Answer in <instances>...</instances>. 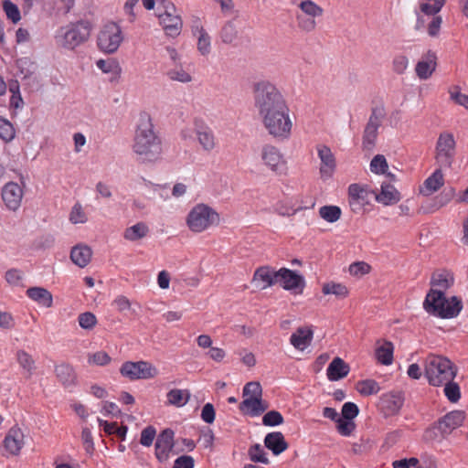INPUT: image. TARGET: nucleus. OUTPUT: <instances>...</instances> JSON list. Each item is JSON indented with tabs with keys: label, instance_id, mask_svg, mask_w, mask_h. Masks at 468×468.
I'll list each match as a JSON object with an SVG mask.
<instances>
[{
	"label": "nucleus",
	"instance_id": "obj_1",
	"mask_svg": "<svg viewBox=\"0 0 468 468\" xmlns=\"http://www.w3.org/2000/svg\"><path fill=\"white\" fill-rule=\"evenodd\" d=\"M254 106L268 134L278 141L292 136L291 110L280 89L269 80L253 85Z\"/></svg>",
	"mask_w": 468,
	"mask_h": 468
},
{
	"label": "nucleus",
	"instance_id": "obj_2",
	"mask_svg": "<svg viewBox=\"0 0 468 468\" xmlns=\"http://www.w3.org/2000/svg\"><path fill=\"white\" fill-rule=\"evenodd\" d=\"M132 148L142 163H154L162 157V139L155 130L152 116L145 111L138 114Z\"/></svg>",
	"mask_w": 468,
	"mask_h": 468
},
{
	"label": "nucleus",
	"instance_id": "obj_3",
	"mask_svg": "<svg viewBox=\"0 0 468 468\" xmlns=\"http://www.w3.org/2000/svg\"><path fill=\"white\" fill-rule=\"evenodd\" d=\"M423 308L430 314L450 319L460 314L463 303L456 296L447 299L441 290L431 289L423 302Z\"/></svg>",
	"mask_w": 468,
	"mask_h": 468
},
{
	"label": "nucleus",
	"instance_id": "obj_4",
	"mask_svg": "<svg viewBox=\"0 0 468 468\" xmlns=\"http://www.w3.org/2000/svg\"><path fill=\"white\" fill-rule=\"evenodd\" d=\"M424 373L429 383L434 387L452 381L456 376L453 364L446 357L429 355L424 362Z\"/></svg>",
	"mask_w": 468,
	"mask_h": 468
},
{
	"label": "nucleus",
	"instance_id": "obj_5",
	"mask_svg": "<svg viewBox=\"0 0 468 468\" xmlns=\"http://www.w3.org/2000/svg\"><path fill=\"white\" fill-rule=\"evenodd\" d=\"M186 222L191 231L200 233L211 226L218 224L219 215L211 207L200 203L191 208Z\"/></svg>",
	"mask_w": 468,
	"mask_h": 468
},
{
	"label": "nucleus",
	"instance_id": "obj_6",
	"mask_svg": "<svg viewBox=\"0 0 468 468\" xmlns=\"http://www.w3.org/2000/svg\"><path fill=\"white\" fill-rule=\"evenodd\" d=\"M456 155V141L450 132H442L439 134L436 144L434 159L441 168H451Z\"/></svg>",
	"mask_w": 468,
	"mask_h": 468
},
{
	"label": "nucleus",
	"instance_id": "obj_7",
	"mask_svg": "<svg viewBox=\"0 0 468 468\" xmlns=\"http://www.w3.org/2000/svg\"><path fill=\"white\" fill-rule=\"evenodd\" d=\"M375 191L370 190L367 186L351 184L348 186V204L354 213H361L366 206L369 205Z\"/></svg>",
	"mask_w": 468,
	"mask_h": 468
},
{
	"label": "nucleus",
	"instance_id": "obj_8",
	"mask_svg": "<svg viewBox=\"0 0 468 468\" xmlns=\"http://www.w3.org/2000/svg\"><path fill=\"white\" fill-rule=\"evenodd\" d=\"M261 160L271 172L281 173L284 168L285 161L280 149L272 144H264L261 149Z\"/></svg>",
	"mask_w": 468,
	"mask_h": 468
},
{
	"label": "nucleus",
	"instance_id": "obj_9",
	"mask_svg": "<svg viewBox=\"0 0 468 468\" xmlns=\"http://www.w3.org/2000/svg\"><path fill=\"white\" fill-rule=\"evenodd\" d=\"M277 283L286 291L302 292L305 281L303 275L287 268H281L277 271Z\"/></svg>",
	"mask_w": 468,
	"mask_h": 468
},
{
	"label": "nucleus",
	"instance_id": "obj_10",
	"mask_svg": "<svg viewBox=\"0 0 468 468\" xmlns=\"http://www.w3.org/2000/svg\"><path fill=\"white\" fill-rule=\"evenodd\" d=\"M120 371L122 376L133 380L153 378L154 376V372L155 369L149 363L139 361L124 363Z\"/></svg>",
	"mask_w": 468,
	"mask_h": 468
},
{
	"label": "nucleus",
	"instance_id": "obj_11",
	"mask_svg": "<svg viewBox=\"0 0 468 468\" xmlns=\"http://www.w3.org/2000/svg\"><path fill=\"white\" fill-rule=\"evenodd\" d=\"M175 433L171 429L164 430L158 436L155 441V457L160 463H165L169 459L170 452H172Z\"/></svg>",
	"mask_w": 468,
	"mask_h": 468
},
{
	"label": "nucleus",
	"instance_id": "obj_12",
	"mask_svg": "<svg viewBox=\"0 0 468 468\" xmlns=\"http://www.w3.org/2000/svg\"><path fill=\"white\" fill-rule=\"evenodd\" d=\"M23 195L22 187L17 183L12 181L6 183L1 191V197L5 207L13 211H16L20 207Z\"/></svg>",
	"mask_w": 468,
	"mask_h": 468
},
{
	"label": "nucleus",
	"instance_id": "obj_13",
	"mask_svg": "<svg viewBox=\"0 0 468 468\" xmlns=\"http://www.w3.org/2000/svg\"><path fill=\"white\" fill-rule=\"evenodd\" d=\"M445 0H423L420 5V12L430 19L428 29H439L441 26V16L436 14L441 9Z\"/></svg>",
	"mask_w": 468,
	"mask_h": 468
},
{
	"label": "nucleus",
	"instance_id": "obj_14",
	"mask_svg": "<svg viewBox=\"0 0 468 468\" xmlns=\"http://www.w3.org/2000/svg\"><path fill=\"white\" fill-rule=\"evenodd\" d=\"M24 438L25 435L22 430L14 426L7 431L3 441V448L8 455H18L25 444Z\"/></svg>",
	"mask_w": 468,
	"mask_h": 468
},
{
	"label": "nucleus",
	"instance_id": "obj_15",
	"mask_svg": "<svg viewBox=\"0 0 468 468\" xmlns=\"http://www.w3.org/2000/svg\"><path fill=\"white\" fill-rule=\"evenodd\" d=\"M437 67V56L434 52L429 50L418 61L415 67V72L419 79L428 80L435 71Z\"/></svg>",
	"mask_w": 468,
	"mask_h": 468
},
{
	"label": "nucleus",
	"instance_id": "obj_16",
	"mask_svg": "<svg viewBox=\"0 0 468 468\" xmlns=\"http://www.w3.org/2000/svg\"><path fill=\"white\" fill-rule=\"evenodd\" d=\"M252 282L261 290L271 287L277 283V271L270 266H261L256 269Z\"/></svg>",
	"mask_w": 468,
	"mask_h": 468
},
{
	"label": "nucleus",
	"instance_id": "obj_17",
	"mask_svg": "<svg viewBox=\"0 0 468 468\" xmlns=\"http://www.w3.org/2000/svg\"><path fill=\"white\" fill-rule=\"evenodd\" d=\"M317 154L321 160L320 174L322 177L332 176L336 164L331 149L326 145H318Z\"/></svg>",
	"mask_w": 468,
	"mask_h": 468
},
{
	"label": "nucleus",
	"instance_id": "obj_18",
	"mask_svg": "<svg viewBox=\"0 0 468 468\" xmlns=\"http://www.w3.org/2000/svg\"><path fill=\"white\" fill-rule=\"evenodd\" d=\"M404 402L400 392H389L380 398V408L386 415H394L399 411Z\"/></svg>",
	"mask_w": 468,
	"mask_h": 468
},
{
	"label": "nucleus",
	"instance_id": "obj_19",
	"mask_svg": "<svg viewBox=\"0 0 468 468\" xmlns=\"http://www.w3.org/2000/svg\"><path fill=\"white\" fill-rule=\"evenodd\" d=\"M90 36V31H66L63 36H57V42L63 48L74 49L85 42Z\"/></svg>",
	"mask_w": 468,
	"mask_h": 468
},
{
	"label": "nucleus",
	"instance_id": "obj_20",
	"mask_svg": "<svg viewBox=\"0 0 468 468\" xmlns=\"http://www.w3.org/2000/svg\"><path fill=\"white\" fill-rule=\"evenodd\" d=\"M464 420L462 411H452L439 420L438 426L441 436L450 434L454 429L460 427Z\"/></svg>",
	"mask_w": 468,
	"mask_h": 468
},
{
	"label": "nucleus",
	"instance_id": "obj_21",
	"mask_svg": "<svg viewBox=\"0 0 468 468\" xmlns=\"http://www.w3.org/2000/svg\"><path fill=\"white\" fill-rule=\"evenodd\" d=\"M442 169L443 168L438 166V168L424 180L422 186L420 187V193L421 195L429 197L444 185Z\"/></svg>",
	"mask_w": 468,
	"mask_h": 468
},
{
	"label": "nucleus",
	"instance_id": "obj_22",
	"mask_svg": "<svg viewBox=\"0 0 468 468\" xmlns=\"http://www.w3.org/2000/svg\"><path fill=\"white\" fill-rule=\"evenodd\" d=\"M269 408V404L262 399L246 398L239 404V410L251 417L260 416Z\"/></svg>",
	"mask_w": 468,
	"mask_h": 468
},
{
	"label": "nucleus",
	"instance_id": "obj_23",
	"mask_svg": "<svg viewBox=\"0 0 468 468\" xmlns=\"http://www.w3.org/2000/svg\"><path fill=\"white\" fill-rule=\"evenodd\" d=\"M92 250L85 244H77L70 250V260L80 268L86 267L91 261Z\"/></svg>",
	"mask_w": 468,
	"mask_h": 468
},
{
	"label": "nucleus",
	"instance_id": "obj_24",
	"mask_svg": "<svg viewBox=\"0 0 468 468\" xmlns=\"http://www.w3.org/2000/svg\"><path fill=\"white\" fill-rule=\"evenodd\" d=\"M349 366L342 358L335 357L326 369V376L330 381H337L349 373Z\"/></svg>",
	"mask_w": 468,
	"mask_h": 468
},
{
	"label": "nucleus",
	"instance_id": "obj_25",
	"mask_svg": "<svg viewBox=\"0 0 468 468\" xmlns=\"http://www.w3.org/2000/svg\"><path fill=\"white\" fill-rule=\"evenodd\" d=\"M264 445L271 450L274 455H279L288 448L284 436L280 431L270 432L265 436Z\"/></svg>",
	"mask_w": 468,
	"mask_h": 468
},
{
	"label": "nucleus",
	"instance_id": "obj_26",
	"mask_svg": "<svg viewBox=\"0 0 468 468\" xmlns=\"http://www.w3.org/2000/svg\"><path fill=\"white\" fill-rule=\"evenodd\" d=\"M27 296L40 306L49 308L53 304V296L43 287H30L26 292Z\"/></svg>",
	"mask_w": 468,
	"mask_h": 468
},
{
	"label": "nucleus",
	"instance_id": "obj_27",
	"mask_svg": "<svg viewBox=\"0 0 468 468\" xmlns=\"http://www.w3.org/2000/svg\"><path fill=\"white\" fill-rule=\"evenodd\" d=\"M374 197L378 202L388 206L398 203L400 200V194L393 186L383 184L380 193L375 192Z\"/></svg>",
	"mask_w": 468,
	"mask_h": 468
},
{
	"label": "nucleus",
	"instance_id": "obj_28",
	"mask_svg": "<svg viewBox=\"0 0 468 468\" xmlns=\"http://www.w3.org/2000/svg\"><path fill=\"white\" fill-rule=\"evenodd\" d=\"M99 48L105 53H113L117 50V33L112 31H100L97 37Z\"/></svg>",
	"mask_w": 468,
	"mask_h": 468
},
{
	"label": "nucleus",
	"instance_id": "obj_29",
	"mask_svg": "<svg viewBox=\"0 0 468 468\" xmlns=\"http://www.w3.org/2000/svg\"><path fill=\"white\" fill-rule=\"evenodd\" d=\"M313 339V331L300 327L291 335V344L298 350H304Z\"/></svg>",
	"mask_w": 468,
	"mask_h": 468
},
{
	"label": "nucleus",
	"instance_id": "obj_30",
	"mask_svg": "<svg viewBox=\"0 0 468 468\" xmlns=\"http://www.w3.org/2000/svg\"><path fill=\"white\" fill-rule=\"evenodd\" d=\"M157 16L164 29H181L183 27L181 16L176 9L175 12H160Z\"/></svg>",
	"mask_w": 468,
	"mask_h": 468
},
{
	"label": "nucleus",
	"instance_id": "obj_31",
	"mask_svg": "<svg viewBox=\"0 0 468 468\" xmlns=\"http://www.w3.org/2000/svg\"><path fill=\"white\" fill-rule=\"evenodd\" d=\"M55 373L58 379L66 387L73 385L76 380V374L73 367L66 363L56 366Z\"/></svg>",
	"mask_w": 468,
	"mask_h": 468
},
{
	"label": "nucleus",
	"instance_id": "obj_32",
	"mask_svg": "<svg viewBox=\"0 0 468 468\" xmlns=\"http://www.w3.org/2000/svg\"><path fill=\"white\" fill-rule=\"evenodd\" d=\"M165 74L170 80L180 83H189L193 80L191 74L186 71L181 64L169 67Z\"/></svg>",
	"mask_w": 468,
	"mask_h": 468
},
{
	"label": "nucleus",
	"instance_id": "obj_33",
	"mask_svg": "<svg viewBox=\"0 0 468 468\" xmlns=\"http://www.w3.org/2000/svg\"><path fill=\"white\" fill-rule=\"evenodd\" d=\"M197 141L202 149L206 152H211L215 149L217 143L214 133L209 128H204L197 133Z\"/></svg>",
	"mask_w": 468,
	"mask_h": 468
},
{
	"label": "nucleus",
	"instance_id": "obj_34",
	"mask_svg": "<svg viewBox=\"0 0 468 468\" xmlns=\"http://www.w3.org/2000/svg\"><path fill=\"white\" fill-rule=\"evenodd\" d=\"M149 232V228L144 222L127 228L123 233L124 239L130 241H135L144 238Z\"/></svg>",
	"mask_w": 468,
	"mask_h": 468
},
{
	"label": "nucleus",
	"instance_id": "obj_35",
	"mask_svg": "<svg viewBox=\"0 0 468 468\" xmlns=\"http://www.w3.org/2000/svg\"><path fill=\"white\" fill-rule=\"evenodd\" d=\"M16 358L19 366L31 377L36 367L35 360L32 356L23 349H19L16 353Z\"/></svg>",
	"mask_w": 468,
	"mask_h": 468
},
{
	"label": "nucleus",
	"instance_id": "obj_36",
	"mask_svg": "<svg viewBox=\"0 0 468 468\" xmlns=\"http://www.w3.org/2000/svg\"><path fill=\"white\" fill-rule=\"evenodd\" d=\"M393 345L391 342H385L376 349V358L382 365H390L393 361Z\"/></svg>",
	"mask_w": 468,
	"mask_h": 468
},
{
	"label": "nucleus",
	"instance_id": "obj_37",
	"mask_svg": "<svg viewBox=\"0 0 468 468\" xmlns=\"http://www.w3.org/2000/svg\"><path fill=\"white\" fill-rule=\"evenodd\" d=\"M342 215L341 208L334 205L323 206L319 208V216L329 223L336 222Z\"/></svg>",
	"mask_w": 468,
	"mask_h": 468
},
{
	"label": "nucleus",
	"instance_id": "obj_38",
	"mask_svg": "<svg viewBox=\"0 0 468 468\" xmlns=\"http://www.w3.org/2000/svg\"><path fill=\"white\" fill-rule=\"evenodd\" d=\"M190 398V393L187 390L172 389L167 393L168 402L176 407L186 405Z\"/></svg>",
	"mask_w": 468,
	"mask_h": 468
},
{
	"label": "nucleus",
	"instance_id": "obj_39",
	"mask_svg": "<svg viewBox=\"0 0 468 468\" xmlns=\"http://www.w3.org/2000/svg\"><path fill=\"white\" fill-rule=\"evenodd\" d=\"M356 389L362 396H370L377 394L380 390V388L376 380L366 379L357 383Z\"/></svg>",
	"mask_w": 468,
	"mask_h": 468
},
{
	"label": "nucleus",
	"instance_id": "obj_40",
	"mask_svg": "<svg viewBox=\"0 0 468 468\" xmlns=\"http://www.w3.org/2000/svg\"><path fill=\"white\" fill-rule=\"evenodd\" d=\"M378 128L377 127L368 124L366 125L362 143L364 149L370 151L374 148L378 134Z\"/></svg>",
	"mask_w": 468,
	"mask_h": 468
},
{
	"label": "nucleus",
	"instance_id": "obj_41",
	"mask_svg": "<svg viewBox=\"0 0 468 468\" xmlns=\"http://www.w3.org/2000/svg\"><path fill=\"white\" fill-rule=\"evenodd\" d=\"M322 292L324 294H334L340 298H345L348 294V290L346 285L335 282L324 284Z\"/></svg>",
	"mask_w": 468,
	"mask_h": 468
},
{
	"label": "nucleus",
	"instance_id": "obj_42",
	"mask_svg": "<svg viewBox=\"0 0 468 468\" xmlns=\"http://www.w3.org/2000/svg\"><path fill=\"white\" fill-rule=\"evenodd\" d=\"M386 110L383 105H377L373 107L367 124L379 128L386 117Z\"/></svg>",
	"mask_w": 468,
	"mask_h": 468
},
{
	"label": "nucleus",
	"instance_id": "obj_43",
	"mask_svg": "<svg viewBox=\"0 0 468 468\" xmlns=\"http://www.w3.org/2000/svg\"><path fill=\"white\" fill-rule=\"evenodd\" d=\"M197 50L202 56H207L211 51V37L207 31H198Z\"/></svg>",
	"mask_w": 468,
	"mask_h": 468
},
{
	"label": "nucleus",
	"instance_id": "obj_44",
	"mask_svg": "<svg viewBox=\"0 0 468 468\" xmlns=\"http://www.w3.org/2000/svg\"><path fill=\"white\" fill-rule=\"evenodd\" d=\"M444 395L451 402H457L461 398L459 385L455 382L446 381L444 384Z\"/></svg>",
	"mask_w": 468,
	"mask_h": 468
},
{
	"label": "nucleus",
	"instance_id": "obj_45",
	"mask_svg": "<svg viewBox=\"0 0 468 468\" xmlns=\"http://www.w3.org/2000/svg\"><path fill=\"white\" fill-rule=\"evenodd\" d=\"M250 459L254 463H269V459L261 444H254L249 449Z\"/></svg>",
	"mask_w": 468,
	"mask_h": 468
},
{
	"label": "nucleus",
	"instance_id": "obj_46",
	"mask_svg": "<svg viewBox=\"0 0 468 468\" xmlns=\"http://www.w3.org/2000/svg\"><path fill=\"white\" fill-rule=\"evenodd\" d=\"M15 133L12 123L0 116V138L5 142H10L14 139Z\"/></svg>",
	"mask_w": 468,
	"mask_h": 468
},
{
	"label": "nucleus",
	"instance_id": "obj_47",
	"mask_svg": "<svg viewBox=\"0 0 468 468\" xmlns=\"http://www.w3.org/2000/svg\"><path fill=\"white\" fill-rule=\"evenodd\" d=\"M3 8L8 19L13 23H17L21 19L20 11L16 4L10 0L3 2Z\"/></svg>",
	"mask_w": 468,
	"mask_h": 468
},
{
	"label": "nucleus",
	"instance_id": "obj_48",
	"mask_svg": "<svg viewBox=\"0 0 468 468\" xmlns=\"http://www.w3.org/2000/svg\"><path fill=\"white\" fill-rule=\"evenodd\" d=\"M301 10L312 17L323 15V8L311 0H304L299 5Z\"/></svg>",
	"mask_w": 468,
	"mask_h": 468
},
{
	"label": "nucleus",
	"instance_id": "obj_49",
	"mask_svg": "<svg viewBox=\"0 0 468 468\" xmlns=\"http://www.w3.org/2000/svg\"><path fill=\"white\" fill-rule=\"evenodd\" d=\"M243 398H257L261 399L262 388L259 382H249L247 383L242 391Z\"/></svg>",
	"mask_w": 468,
	"mask_h": 468
},
{
	"label": "nucleus",
	"instance_id": "obj_50",
	"mask_svg": "<svg viewBox=\"0 0 468 468\" xmlns=\"http://www.w3.org/2000/svg\"><path fill=\"white\" fill-rule=\"evenodd\" d=\"M388 169V163L384 155L377 154L370 162V170L374 174H385Z\"/></svg>",
	"mask_w": 468,
	"mask_h": 468
},
{
	"label": "nucleus",
	"instance_id": "obj_51",
	"mask_svg": "<svg viewBox=\"0 0 468 468\" xmlns=\"http://www.w3.org/2000/svg\"><path fill=\"white\" fill-rule=\"evenodd\" d=\"M452 283V279L445 273H434L431 277V284L439 287L441 290L448 289Z\"/></svg>",
	"mask_w": 468,
	"mask_h": 468
},
{
	"label": "nucleus",
	"instance_id": "obj_52",
	"mask_svg": "<svg viewBox=\"0 0 468 468\" xmlns=\"http://www.w3.org/2000/svg\"><path fill=\"white\" fill-rule=\"evenodd\" d=\"M283 423L282 415L277 410L268 411L262 417V424L264 426L273 427Z\"/></svg>",
	"mask_w": 468,
	"mask_h": 468
},
{
	"label": "nucleus",
	"instance_id": "obj_53",
	"mask_svg": "<svg viewBox=\"0 0 468 468\" xmlns=\"http://www.w3.org/2000/svg\"><path fill=\"white\" fill-rule=\"evenodd\" d=\"M69 221L73 224L85 223L87 221V216L79 203L75 204L71 208Z\"/></svg>",
	"mask_w": 468,
	"mask_h": 468
},
{
	"label": "nucleus",
	"instance_id": "obj_54",
	"mask_svg": "<svg viewBox=\"0 0 468 468\" xmlns=\"http://www.w3.org/2000/svg\"><path fill=\"white\" fill-rule=\"evenodd\" d=\"M449 93L452 101L456 104L464 107L468 111V95L462 93L457 86L450 90Z\"/></svg>",
	"mask_w": 468,
	"mask_h": 468
},
{
	"label": "nucleus",
	"instance_id": "obj_55",
	"mask_svg": "<svg viewBox=\"0 0 468 468\" xmlns=\"http://www.w3.org/2000/svg\"><path fill=\"white\" fill-rule=\"evenodd\" d=\"M78 321L80 326L83 329H92L97 323L96 316L90 312L80 314L79 315Z\"/></svg>",
	"mask_w": 468,
	"mask_h": 468
},
{
	"label": "nucleus",
	"instance_id": "obj_56",
	"mask_svg": "<svg viewBox=\"0 0 468 468\" xmlns=\"http://www.w3.org/2000/svg\"><path fill=\"white\" fill-rule=\"evenodd\" d=\"M156 436V431L153 426H147L142 431L140 443L143 446L149 447Z\"/></svg>",
	"mask_w": 468,
	"mask_h": 468
},
{
	"label": "nucleus",
	"instance_id": "obj_57",
	"mask_svg": "<svg viewBox=\"0 0 468 468\" xmlns=\"http://www.w3.org/2000/svg\"><path fill=\"white\" fill-rule=\"evenodd\" d=\"M455 196V191L453 188L444 189L439 196L435 198V206L437 208H440L445 205H447Z\"/></svg>",
	"mask_w": 468,
	"mask_h": 468
},
{
	"label": "nucleus",
	"instance_id": "obj_58",
	"mask_svg": "<svg viewBox=\"0 0 468 468\" xmlns=\"http://www.w3.org/2000/svg\"><path fill=\"white\" fill-rule=\"evenodd\" d=\"M336 422L337 431L343 436H349L355 429V424L351 420L340 418Z\"/></svg>",
	"mask_w": 468,
	"mask_h": 468
},
{
	"label": "nucleus",
	"instance_id": "obj_59",
	"mask_svg": "<svg viewBox=\"0 0 468 468\" xmlns=\"http://www.w3.org/2000/svg\"><path fill=\"white\" fill-rule=\"evenodd\" d=\"M393 70L397 74H403L409 66V58L404 55L396 56L392 62Z\"/></svg>",
	"mask_w": 468,
	"mask_h": 468
},
{
	"label": "nucleus",
	"instance_id": "obj_60",
	"mask_svg": "<svg viewBox=\"0 0 468 468\" xmlns=\"http://www.w3.org/2000/svg\"><path fill=\"white\" fill-rule=\"evenodd\" d=\"M370 266L364 261L354 262L349 266V272L353 276H361L368 273Z\"/></svg>",
	"mask_w": 468,
	"mask_h": 468
},
{
	"label": "nucleus",
	"instance_id": "obj_61",
	"mask_svg": "<svg viewBox=\"0 0 468 468\" xmlns=\"http://www.w3.org/2000/svg\"><path fill=\"white\" fill-rule=\"evenodd\" d=\"M358 407L353 402H346L342 407V416L346 420H353L358 415Z\"/></svg>",
	"mask_w": 468,
	"mask_h": 468
},
{
	"label": "nucleus",
	"instance_id": "obj_62",
	"mask_svg": "<svg viewBox=\"0 0 468 468\" xmlns=\"http://www.w3.org/2000/svg\"><path fill=\"white\" fill-rule=\"evenodd\" d=\"M81 440L85 451L88 453H91L94 451V444L91 432L88 427L82 429Z\"/></svg>",
	"mask_w": 468,
	"mask_h": 468
},
{
	"label": "nucleus",
	"instance_id": "obj_63",
	"mask_svg": "<svg viewBox=\"0 0 468 468\" xmlns=\"http://www.w3.org/2000/svg\"><path fill=\"white\" fill-rule=\"evenodd\" d=\"M111 361V357L105 352L100 351L89 356V363L105 366Z\"/></svg>",
	"mask_w": 468,
	"mask_h": 468
},
{
	"label": "nucleus",
	"instance_id": "obj_64",
	"mask_svg": "<svg viewBox=\"0 0 468 468\" xmlns=\"http://www.w3.org/2000/svg\"><path fill=\"white\" fill-rule=\"evenodd\" d=\"M194 459L189 455H182L176 459L173 468H193Z\"/></svg>",
	"mask_w": 468,
	"mask_h": 468
}]
</instances>
